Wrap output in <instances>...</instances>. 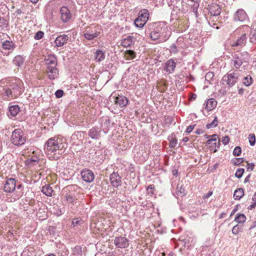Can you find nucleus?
I'll return each instance as SVG.
<instances>
[{"instance_id": "423d86ee", "label": "nucleus", "mask_w": 256, "mask_h": 256, "mask_svg": "<svg viewBox=\"0 0 256 256\" xmlns=\"http://www.w3.org/2000/svg\"><path fill=\"white\" fill-rule=\"evenodd\" d=\"M240 30H242L244 33L242 34V35L238 38L236 41L230 44V46L232 47H242L246 44V36L250 31V28L248 25H244L240 28Z\"/></svg>"}, {"instance_id": "58836bf2", "label": "nucleus", "mask_w": 256, "mask_h": 256, "mask_svg": "<svg viewBox=\"0 0 256 256\" xmlns=\"http://www.w3.org/2000/svg\"><path fill=\"white\" fill-rule=\"evenodd\" d=\"M256 226V221H254L252 222V224H250V228H249V230H248V232H249V234L251 236H254L256 234V232H254V234L252 233V229H254L255 227Z\"/></svg>"}, {"instance_id": "ea45409f", "label": "nucleus", "mask_w": 256, "mask_h": 256, "mask_svg": "<svg viewBox=\"0 0 256 256\" xmlns=\"http://www.w3.org/2000/svg\"><path fill=\"white\" fill-rule=\"evenodd\" d=\"M212 138L209 139L206 142V144H210L212 142H214V144H216V140L218 138V136L216 134H213L211 136Z\"/></svg>"}, {"instance_id": "473e14b6", "label": "nucleus", "mask_w": 256, "mask_h": 256, "mask_svg": "<svg viewBox=\"0 0 256 256\" xmlns=\"http://www.w3.org/2000/svg\"><path fill=\"white\" fill-rule=\"evenodd\" d=\"M136 56L135 52L132 50H126L124 52V57L128 60H132Z\"/></svg>"}, {"instance_id": "6ab92c4d", "label": "nucleus", "mask_w": 256, "mask_h": 256, "mask_svg": "<svg viewBox=\"0 0 256 256\" xmlns=\"http://www.w3.org/2000/svg\"><path fill=\"white\" fill-rule=\"evenodd\" d=\"M68 40V36L66 34H62L58 36L55 40L56 46L60 47L66 44Z\"/></svg>"}, {"instance_id": "20e7f679", "label": "nucleus", "mask_w": 256, "mask_h": 256, "mask_svg": "<svg viewBox=\"0 0 256 256\" xmlns=\"http://www.w3.org/2000/svg\"><path fill=\"white\" fill-rule=\"evenodd\" d=\"M11 141L14 144L20 146L26 142V136L21 129H16L12 132Z\"/></svg>"}, {"instance_id": "0eeeda50", "label": "nucleus", "mask_w": 256, "mask_h": 256, "mask_svg": "<svg viewBox=\"0 0 256 256\" xmlns=\"http://www.w3.org/2000/svg\"><path fill=\"white\" fill-rule=\"evenodd\" d=\"M84 36L88 40H94L100 34L98 28L94 26L86 27L82 32Z\"/></svg>"}, {"instance_id": "393cba45", "label": "nucleus", "mask_w": 256, "mask_h": 256, "mask_svg": "<svg viewBox=\"0 0 256 256\" xmlns=\"http://www.w3.org/2000/svg\"><path fill=\"white\" fill-rule=\"evenodd\" d=\"M175 68L176 63L173 60H170L166 62L164 70L168 73H172V72H174Z\"/></svg>"}, {"instance_id": "2f4dec72", "label": "nucleus", "mask_w": 256, "mask_h": 256, "mask_svg": "<svg viewBox=\"0 0 256 256\" xmlns=\"http://www.w3.org/2000/svg\"><path fill=\"white\" fill-rule=\"evenodd\" d=\"M246 220V216L244 214H238L234 219V220L239 224L244 223Z\"/></svg>"}, {"instance_id": "bb28decb", "label": "nucleus", "mask_w": 256, "mask_h": 256, "mask_svg": "<svg viewBox=\"0 0 256 256\" xmlns=\"http://www.w3.org/2000/svg\"><path fill=\"white\" fill-rule=\"evenodd\" d=\"M42 192L46 196H52L53 190L49 184H46L45 186H42Z\"/></svg>"}, {"instance_id": "8fccbe9b", "label": "nucleus", "mask_w": 256, "mask_h": 256, "mask_svg": "<svg viewBox=\"0 0 256 256\" xmlns=\"http://www.w3.org/2000/svg\"><path fill=\"white\" fill-rule=\"evenodd\" d=\"M230 142V138L228 136H225L222 138V142L224 145L227 144Z\"/></svg>"}, {"instance_id": "338daca9", "label": "nucleus", "mask_w": 256, "mask_h": 256, "mask_svg": "<svg viewBox=\"0 0 256 256\" xmlns=\"http://www.w3.org/2000/svg\"><path fill=\"white\" fill-rule=\"evenodd\" d=\"M154 188V186L152 184V185H150L148 186V190H152Z\"/></svg>"}, {"instance_id": "f8f14e48", "label": "nucleus", "mask_w": 256, "mask_h": 256, "mask_svg": "<svg viewBox=\"0 0 256 256\" xmlns=\"http://www.w3.org/2000/svg\"><path fill=\"white\" fill-rule=\"evenodd\" d=\"M234 20L236 22H245L248 20V16L242 9H238L234 16Z\"/></svg>"}, {"instance_id": "a18cd8bd", "label": "nucleus", "mask_w": 256, "mask_h": 256, "mask_svg": "<svg viewBox=\"0 0 256 256\" xmlns=\"http://www.w3.org/2000/svg\"><path fill=\"white\" fill-rule=\"evenodd\" d=\"M82 222L81 220L78 218L74 219L72 222V226L74 227L76 226L80 225Z\"/></svg>"}, {"instance_id": "3c124183", "label": "nucleus", "mask_w": 256, "mask_h": 256, "mask_svg": "<svg viewBox=\"0 0 256 256\" xmlns=\"http://www.w3.org/2000/svg\"><path fill=\"white\" fill-rule=\"evenodd\" d=\"M177 144V140L175 138H172L171 140H170V148H174Z\"/></svg>"}, {"instance_id": "864d4df0", "label": "nucleus", "mask_w": 256, "mask_h": 256, "mask_svg": "<svg viewBox=\"0 0 256 256\" xmlns=\"http://www.w3.org/2000/svg\"><path fill=\"white\" fill-rule=\"evenodd\" d=\"M252 201L254 202L253 204L250 206L252 208H254L256 206V192L254 194V196L252 198Z\"/></svg>"}, {"instance_id": "a878e982", "label": "nucleus", "mask_w": 256, "mask_h": 256, "mask_svg": "<svg viewBox=\"0 0 256 256\" xmlns=\"http://www.w3.org/2000/svg\"><path fill=\"white\" fill-rule=\"evenodd\" d=\"M24 62V58L20 55L16 56L13 60L14 64L18 67H21L23 65Z\"/></svg>"}, {"instance_id": "c03bdc74", "label": "nucleus", "mask_w": 256, "mask_h": 256, "mask_svg": "<svg viewBox=\"0 0 256 256\" xmlns=\"http://www.w3.org/2000/svg\"><path fill=\"white\" fill-rule=\"evenodd\" d=\"M44 33L42 31L38 32L34 36V38L36 40H40L44 36Z\"/></svg>"}, {"instance_id": "f704fd0d", "label": "nucleus", "mask_w": 256, "mask_h": 256, "mask_svg": "<svg viewBox=\"0 0 256 256\" xmlns=\"http://www.w3.org/2000/svg\"><path fill=\"white\" fill-rule=\"evenodd\" d=\"M252 79L250 76L248 75L244 77L242 83L246 86H250L252 84Z\"/></svg>"}, {"instance_id": "412c9836", "label": "nucleus", "mask_w": 256, "mask_h": 256, "mask_svg": "<svg viewBox=\"0 0 256 256\" xmlns=\"http://www.w3.org/2000/svg\"><path fill=\"white\" fill-rule=\"evenodd\" d=\"M45 63L46 67L56 66H57V59L54 55H49L45 59Z\"/></svg>"}, {"instance_id": "4468645a", "label": "nucleus", "mask_w": 256, "mask_h": 256, "mask_svg": "<svg viewBox=\"0 0 256 256\" xmlns=\"http://www.w3.org/2000/svg\"><path fill=\"white\" fill-rule=\"evenodd\" d=\"M110 183L113 186L118 187L121 184V177L117 172H114L110 176Z\"/></svg>"}, {"instance_id": "aec40b11", "label": "nucleus", "mask_w": 256, "mask_h": 256, "mask_svg": "<svg viewBox=\"0 0 256 256\" xmlns=\"http://www.w3.org/2000/svg\"><path fill=\"white\" fill-rule=\"evenodd\" d=\"M209 12L212 16H216L221 12V8L219 5L216 4H212L209 7Z\"/></svg>"}, {"instance_id": "e2e57ef3", "label": "nucleus", "mask_w": 256, "mask_h": 256, "mask_svg": "<svg viewBox=\"0 0 256 256\" xmlns=\"http://www.w3.org/2000/svg\"><path fill=\"white\" fill-rule=\"evenodd\" d=\"M238 209L237 208H235L232 211V213L230 214V216H232V215H233L236 211H237Z\"/></svg>"}, {"instance_id": "5701e85b", "label": "nucleus", "mask_w": 256, "mask_h": 256, "mask_svg": "<svg viewBox=\"0 0 256 256\" xmlns=\"http://www.w3.org/2000/svg\"><path fill=\"white\" fill-rule=\"evenodd\" d=\"M217 104V102L214 98H210L208 100L206 103L205 108L208 111H210L214 109Z\"/></svg>"}, {"instance_id": "b1692460", "label": "nucleus", "mask_w": 256, "mask_h": 256, "mask_svg": "<svg viewBox=\"0 0 256 256\" xmlns=\"http://www.w3.org/2000/svg\"><path fill=\"white\" fill-rule=\"evenodd\" d=\"M100 130L95 128H92L88 132V136L92 139L98 140L100 137Z\"/></svg>"}, {"instance_id": "49530a36", "label": "nucleus", "mask_w": 256, "mask_h": 256, "mask_svg": "<svg viewBox=\"0 0 256 256\" xmlns=\"http://www.w3.org/2000/svg\"><path fill=\"white\" fill-rule=\"evenodd\" d=\"M6 25V20L4 18H0V30H3Z\"/></svg>"}, {"instance_id": "4d7b16f0", "label": "nucleus", "mask_w": 256, "mask_h": 256, "mask_svg": "<svg viewBox=\"0 0 256 256\" xmlns=\"http://www.w3.org/2000/svg\"><path fill=\"white\" fill-rule=\"evenodd\" d=\"M254 165L253 163L248 164L247 169L250 170H252L254 168Z\"/></svg>"}, {"instance_id": "a211bd4d", "label": "nucleus", "mask_w": 256, "mask_h": 256, "mask_svg": "<svg viewBox=\"0 0 256 256\" xmlns=\"http://www.w3.org/2000/svg\"><path fill=\"white\" fill-rule=\"evenodd\" d=\"M128 103L127 98L123 96H118L114 98V104L120 108H122L126 106Z\"/></svg>"}, {"instance_id": "cd10ccee", "label": "nucleus", "mask_w": 256, "mask_h": 256, "mask_svg": "<svg viewBox=\"0 0 256 256\" xmlns=\"http://www.w3.org/2000/svg\"><path fill=\"white\" fill-rule=\"evenodd\" d=\"M133 42V37L131 36H128L122 40L121 44L122 46L124 47H128L132 44Z\"/></svg>"}, {"instance_id": "79ce46f5", "label": "nucleus", "mask_w": 256, "mask_h": 256, "mask_svg": "<svg viewBox=\"0 0 256 256\" xmlns=\"http://www.w3.org/2000/svg\"><path fill=\"white\" fill-rule=\"evenodd\" d=\"M199 6L198 3L196 2H194L193 5L192 6L191 9L192 11L196 15L197 14L198 12V8Z\"/></svg>"}, {"instance_id": "13d9d810", "label": "nucleus", "mask_w": 256, "mask_h": 256, "mask_svg": "<svg viewBox=\"0 0 256 256\" xmlns=\"http://www.w3.org/2000/svg\"><path fill=\"white\" fill-rule=\"evenodd\" d=\"M56 208H58V210H56V212H55V214L57 216L61 215L62 214V211L61 209L58 206H56Z\"/></svg>"}, {"instance_id": "052dcab7", "label": "nucleus", "mask_w": 256, "mask_h": 256, "mask_svg": "<svg viewBox=\"0 0 256 256\" xmlns=\"http://www.w3.org/2000/svg\"><path fill=\"white\" fill-rule=\"evenodd\" d=\"M212 194V191H210L209 192L208 194H205L204 197L205 198H208L210 196H211Z\"/></svg>"}, {"instance_id": "4c0bfd02", "label": "nucleus", "mask_w": 256, "mask_h": 256, "mask_svg": "<svg viewBox=\"0 0 256 256\" xmlns=\"http://www.w3.org/2000/svg\"><path fill=\"white\" fill-rule=\"evenodd\" d=\"M248 141L250 146H253L256 144V136L254 134H250L248 135Z\"/></svg>"}, {"instance_id": "39448f33", "label": "nucleus", "mask_w": 256, "mask_h": 256, "mask_svg": "<svg viewBox=\"0 0 256 256\" xmlns=\"http://www.w3.org/2000/svg\"><path fill=\"white\" fill-rule=\"evenodd\" d=\"M250 58L249 54L246 52H244L235 54L232 59L234 62V67L238 69L244 62H248Z\"/></svg>"}, {"instance_id": "9d476101", "label": "nucleus", "mask_w": 256, "mask_h": 256, "mask_svg": "<svg viewBox=\"0 0 256 256\" xmlns=\"http://www.w3.org/2000/svg\"><path fill=\"white\" fill-rule=\"evenodd\" d=\"M16 182L13 178L6 180L4 184V190L6 192H12L16 189Z\"/></svg>"}, {"instance_id": "6e6d98bb", "label": "nucleus", "mask_w": 256, "mask_h": 256, "mask_svg": "<svg viewBox=\"0 0 256 256\" xmlns=\"http://www.w3.org/2000/svg\"><path fill=\"white\" fill-rule=\"evenodd\" d=\"M251 42H254L256 40V28L254 33L252 34V36L250 40Z\"/></svg>"}, {"instance_id": "7ed1b4c3", "label": "nucleus", "mask_w": 256, "mask_h": 256, "mask_svg": "<svg viewBox=\"0 0 256 256\" xmlns=\"http://www.w3.org/2000/svg\"><path fill=\"white\" fill-rule=\"evenodd\" d=\"M79 188H80L76 185L68 186L64 190L66 194L64 195V198L67 202L73 205L76 204L78 200L76 192L77 190Z\"/></svg>"}, {"instance_id": "680f3d73", "label": "nucleus", "mask_w": 256, "mask_h": 256, "mask_svg": "<svg viewBox=\"0 0 256 256\" xmlns=\"http://www.w3.org/2000/svg\"><path fill=\"white\" fill-rule=\"evenodd\" d=\"M196 95L194 94H193L192 96H190V100H195L196 98Z\"/></svg>"}, {"instance_id": "0e129e2a", "label": "nucleus", "mask_w": 256, "mask_h": 256, "mask_svg": "<svg viewBox=\"0 0 256 256\" xmlns=\"http://www.w3.org/2000/svg\"><path fill=\"white\" fill-rule=\"evenodd\" d=\"M176 46L175 45H172V46H171V50H173V51H176Z\"/></svg>"}, {"instance_id": "bf43d9fd", "label": "nucleus", "mask_w": 256, "mask_h": 256, "mask_svg": "<svg viewBox=\"0 0 256 256\" xmlns=\"http://www.w3.org/2000/svg\"><path fill=\"white\" fill-rule=\"evenodd\" d=\"M195 133L197 134H200L204 133V130L202 129L199 128L196 130Z\"/></svg>"}, {"instance_id": "a19ab883", "label": "nucleus", "mask_w": 256, "mask_h": 256, "mask_svg": "<svg viewBox=\"0 0 256 256\" xmlns=\"http://www.w3.org/2000/svg\"><path fill=\"white\" fill-rule=\"evenodd\" d=\"M244 172V168H238L236 171V172L235 174V176L236 178H242Z\"/></svg>"}, {"instance_id": "2eb2a0df", "label": "nucleus", "mask_w": 256, "mask_h": 256, "mask_svg": "<svg viewBox=\"0 0 256 256\" xmlns=\"http://www.w3.org/2000/svg\"><path fill=\"white\" fill-rule=\"evenodd\" d=\"M61 19L64 22H66L70 19L72 14L70 10L66 6L62 7L60 9Z\"/></svg>"}, {"instance_id": "ddd939ff", "label": "nucleus", "mask_w": 256, "mask_h": 256, "mask_svg": "<svg viewBox=\"0 0 256 256\" xmlns=\"http://www.w3.org/2000/svg\"><path fill=\"white\" fill-rule=\"evenodd\" d=\"M9 86L11 88V90L14 98L20 96L22 92L20 82L10 84Z\"/></svg>"}, {"instance_id": "72a5a7b5", "label": "nucleus", "mask_w": 256, "mask_h": 256, "mask_svg": "<svg viewBox=\"0 0 256 256\" xmlns=\"http://www.w3.org/2000/svg\"><path fill=\"white\" fill-rule=\"evenodd\" d=\"M3 95L4 96H6L8 98L14 97L10 86L8 88H4Z\"/></svg>"}, {"instance_id": "f257e3e1", "label": "nucleus", "mask_w": 256, "mask_h": 256, "mask_svg": "<svg viewBox=\"0 0 256 256\" xmlns=\"http://www.w3.org/2000/svg\"><path fill=\"white\" fill-rule=\"evenodd\" d=\"M66 140L60 138H49L45 144L46 153L50 158L56 159L63 154L67 148Z\"/></svg>"}, {"instance_id": "c9c22d12", "label": "nucleus", "mask_w": 256, "mask_h": 256, "mask_svg": "<svg viewBox=\"0 0 256 256\" xmlns=\"http://www.w3.org/2000/svg\"><path fill=\"white\" fill-rule=\"evenodd\" d=\"M218 118L216 116H215L214 117V119L213 121L209 124H208L206 125V128L208 129H210L216 126H218Z\"/></svg>"}, {"instance_id": "9b49d317", "label": "nucleus", "mask_w": 256, "mask_h": 256, "mask_svg": "<svg viewBox=\"0 0 256 256\" xmlns=\"http://www.w3.org/2000/svg\"><path fill=\"white\" fill-rule=\"evenodd\" d=\"M80 175L82 179L88 183L92 182L94 178L92 172L88 169L83 170L80 172Z\"/></svg>"}, {"instance_id": "37998d69", "label": "nucleus", "mask_w": 256, "mask_h": 256, "mask_svg": "<svg viewBox=\"0 0 256 256\" xmlns=\"http://www.w3.org/2000/svg\"><path fill=\"white\" fill-rule=\"evenodd\" d=\"M242 152V149L241 148L240 146H236L234 151H233V154L235 156H238Z\"/></svg>"}, {"instance_id": "f03ea898", "label": "nucleus", "mask_w": 256, "mask_h": 256, "mask_svg": "<svg viewBox=\"0 0 256 256\" xmlns=\"http://www.w3.org/2000/svg\"><path fill=\"white\" fill-rule=\"evenodd\" d=\"M170 36V32L168 28L166 26H162L160 24L150 34V37L152 40H158L159 42L166 41Z\"/></svg>"}, {"instance_id": "de8ad7c7", "label": "nucleus", "mask_w": 256, "mask_h": 256, "mask_svg": "<svg viewBox=\"0 0 256 256\" xmlns=\"http://www.w3.org/2000/svg\"><path fill=\"white\" fill-rule=\"evenodd\" d=\"M240 232V228L238 225L234 226L232 229V233L235 235L238 234Z\"/></svg>"}, {"instance_id": "1a4fd4ad", "label": "nucleus", "mask_w": 256, "mask_h": 256, "mask_svg": "<svg viewBox=\"0 0 256 256\" xmlns=\"http://www.w3.org/2000/svg\"><path fill=\"white\" fill-rule=\"evenodd\" d=\"M239 77V74L236 72L228 74L222 78V80L226 81L227 84L229 86H232L237 82Z\"/></svg>"}, {"instance_id": "c756f323", "label": "nucleus", "mask_w": 256, "mask_h": 256, "mask_svg": "<svg viewBox=\"0 0 256 256\" xmlns=\"http://www.w3.org/2000/svg\"><path fill=\"white\" fill-rule=\"evenodd\" d=\"M244 196V190L240 188L236 190L234 194V198L235 200H240Z\"/></svg>"}, {"instance_id": "6e6552de", "label": "nucleus", "mask_w": 256, "mask_h": 256, "mask_svg": "<svg viewBox=\"0 0 256 256\" xmlns=\"http://www.w3.org/2000/svg\"><path fill=\"white\" fill-rule=\"evenodd\" d=\"M148 17L149 13L147 10H140L138 14V17L134 22L135 26L138 28H142L148 21Z\"/></svg>"}, {"instance_id": "e433bc0d", "label": "nucleus", "mask_w": 256, "mask_h": 256, "mask_svg": "<svg viewBox=\"0 0 256 256\" xmlns=\"http://www.w3.org/2000/svg\"><path fill=\"white\" fill-rule=\"evenodd\" d=\"M38 163V161L37 160L36 158H31V159H28L26 161V164L28 166H32L34 165L37 164Z\"/></svg>"}, {"instance_id": "f3484780", "label": "nucleus", "mask_w": 256, "mask_h": 256, "mask_svg": "<svg viewBox=\"0 0 256 256\" xmlns=\"http://www.w3.org/2000/svg\"><path fill=\"white\" fill-rule=\"evenodd\" d=\"M46 73L48 74V78L50 80H54L56 78L58 74V70L56 66L46 67Z\"/></svg>"}, {"instance_id": "5fc2aeb1", "label": "nucleus", "mask_w": 256, "mask_h": 256, "mask_svg": "<svg viewBox=\"0 0 256 256\" xmlns=\"http://www.w3.org/2000/svg\"><path fill=\"white\" fill-rule=\"evenodd\" d=\"M194 126L195 125H191L188 126L186 130V132L188 133L194 130Z\"/></svg>"}, {"instance_id": "09e8293b", "label": "nucleus", "mask_w": 256, "mask_h": 256, "mask_svg": "<svg viewBox=\"0 0 256 256\" xmlns=\"http://www.w3.org/2000/svg\"><path fill=\"white\" fill-rule=\"evenodd\" d=\"M63 94H64V92H63V90H57L55 92L56 96L57 98H60L62 97Z\"/></svg>"}, {"instance_id": "774afa93", "label": "nucleus", "mask_w": 256, "mask_h": 256, "mask_svg": "<svg viewBox=\"0 0 256 256\" xmlns=\"http://www.w3.org/2000/svg\"><path fill=\"white\" fill-rule=\"evenodd\" d=\"M182 140L184 142H187L188 140V137H184L183 138Z\"/></svg>"}, {"instance_id": "603ef678", "label": "nucleus", "mask_w": 256, "mask_h": 256, "mask_svg": "<svg viewBox=\"0 0 256 256\" xmlns=\"http://www.w3.org/2000/svg\"><path fill=\"white\" fill-rule=\"evenodd\" d=\"M211 144H212V146H210L211 148H212V146H214V149L213 150L212 148L210 149L211 150H212V152H216L217 150H218V149L219 148V144H220V142L218 141V145L217 146L216 144H214V142H213V143H212Z\"/></svg>"}, {"instance_id": "69168bd1", "label": "nucleus", "mask_w": 256, "mask_h": 256, "mask_svg": "<svg viewBox=\"0 0 256 256\" xmlns=\"http://www.w3.org/2000/svg\"><path fill=\"white\" fill-rule=\"evenodd\" d=\"M250 177V176L249 175L245 178L244 182H248Z\"/></svg>"}, {"instance_id": "7c9ffc66", "label": "nucleus", "mask_w": 256, "mask_h": 256, "mask_svg": "<svg viewBox=\"0 0 256 256\" xmlns=\"http://www.w3.org/2000/svg\"><path fill=\"white\" fill-rule=\"evenodd\" d=\"M94 57L96 60L100 62L105 58V55L102 51L98 50L96 51Z\"/></svg>"}, {"instance_id": "dca6fc26", "label": "nucleus", "mask_w": 256, "mask_h": 256, "mask_svg": "<svg viewBox=\"0 0 256 256\" xmlns=\"http://www.w3.org/2000/svg\"><path fill=\"white\" fill-rule=\"evenodd\" d=\"M115 245L119 248H124L128 246V240L124 237H116L114 240Z\"/></svg>"}, {"instance_id": "4be33fe9", "label": "nucleus", "mask_w": 256, "mask_h": 256, "mask_svg": "<svg viewBox=\"0 0 256 256\" xmlns=\"http://www.w3.org/2000/svg\"><path fill=\"white\" fill-rule=\"evenodd\" d=\"M16 46L12 41L6 40L2 43V48L4 50L8 51H12Z\"/></svg>"}, {"instance_id": "c85d7f7f", "label": "nucleus", "mask_w": 256, "mask_h": 256, "mask_svg": "<svg viewBox=\"0 0 256 256\" xmlns=\"http://www.w3.org/2000/svg\"><path fill=\"white\" fill-rule=\"evenodd\" d=\"M20 112V108L18 106H12L9 107V112L12 116H16Z\"/></svg>"}]
</instances>
